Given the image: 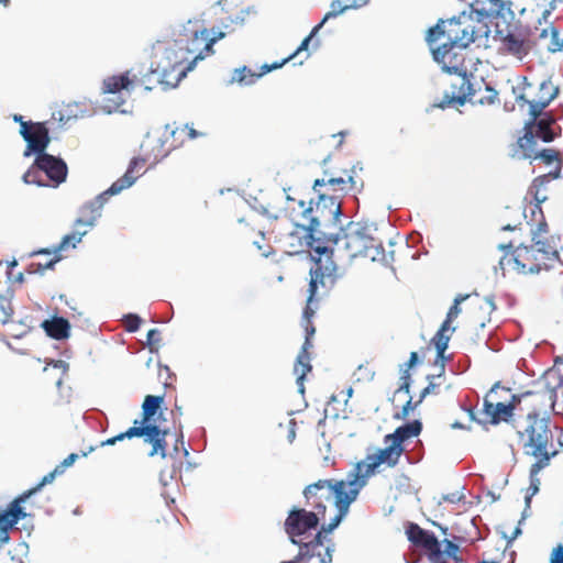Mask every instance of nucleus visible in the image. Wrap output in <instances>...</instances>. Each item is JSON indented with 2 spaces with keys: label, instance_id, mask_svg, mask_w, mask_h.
I'll use <instances>...</instances> for the list:
<instances>
[{
  "label": "nucleus",
  "instance_id": "1",
  "mask_svg": "<svg viewBox=\"0 0 563 563\" xmlns=\"http://www.w3.org/2000/svg\"><path fill=\"white\" fill-rule=\"evenodd\" d=\"M299 207L302 208V217L308 220V224H297L302 227L308 232V238L311 239L310 246L316 254L319 255L314 258V266L310 269V283H309V297L308 305L303 311V317L309 321L313 314V310L310 305L313 301V297L317 292L318 285L325 286V278H332L335 272V264L330 261L329 253L330 249L320 242V238L317 236L321 232L319 228L321 224L325 227H336L340 224V218L342 216L341 201L335 196L319 195L316 207L313 208L310 203L306 207L303 200L298 202ZM333 283V279H331Z\"/></svg>",
  "mask_w": 563,
  "mask_h": 563
},
{
  "label": "nucleus",
  "instance_id": "2",
  "mask_svg": "<svg viewBox=\"0 0 563 563\" xmlns=\"http://www.w3.org/2000/svg\"><path fill=\"white\" fill-rule=\"evenodd\" d=\"M35 132H31L30 129L23 124L21 135L26 142V148L24 156L29 157L32 154H36L34 164L24 173L22 179L25 184H34L37 186H47L42 174L54 184L58 186L63 184L67 178V164L60 157L47 154L45 152L49 144V135L46 125L37 124Z\"/></svg>",
  "mask_w": 563,
  "mask_h": 563
},
{
  "label": "nucleus",
  "instance_id": "3",
  "mask_svg": "<svg viewBox=\"0 0 563 563\" xmlns=\"http://www.w3.org/2000/svg\"><path fill=\"white\" fill-rule=\"evenodd\" d=\"M463 51L455 46L451 47L449 44H441L439 47L432 48L433 58L442 65V69L449 74L457 75L456 82L451 84L453 88H457V92L453 91L448 103L464 104L466 100H472L476 92L467 76Z\"/></svg>",
  "mask_w": 563,
  "mask_h": 563
},
{
  "label": "nucleus",
  "instance_id": "4",
  "mask_svg": "<svg viewBox=\"0 0 563 563\" xmlns=\"http://www.w3.org/2000/svg\"><path fill=\"white\" fill-rule=\"evenodd\" d=\"M187 53L189 63L179 70L176 76V82H179L187 73L191 71L197 62L203 59L207 55L213 53L214 40H208V30L199 20H189L183 25L181 31L176 37V46Z\"/></svg>",
  "mask_w": 563,
  "mask_h": 563
},
{
  "label": "nucleus",
  "instance_id": "5",
  "mask_svg": "<svg viewBox=\"0 0 563 563\" xmlns=\"http://www.w3.org/2000/svg\"><path fill=\"white\" fill-rule=\"evenodd\" d=\"M144 159L133 158L125 172V174L115 180L107 190L99 194L95 199L87 201L79 209V217L75 221V225H86L93 228L98 219L102 214V208L111 196L120 194L123 189L130 188L137 176H134V169L139 166H143Z\"/></svg>",
  "mask_w": 563,
  "mask_h": 563
},
{
  "label": "nucleus",
  "instance_id": "6",
  "mask_svg": "<svg viewBox=\"0 0 563 563\" xmlns=\"http://www.w3.org/2000/svg\"><path fill=\"white\" fill-rule=\"evenodd\" d=\"M441 38H445L442 44L455 45L460 49H465L475 41L471 15L462 13L446 21H440L428 30L427 42L430 45Z\"/></svg>",
  "mask_w": 563,
  "mask_h": 563
},
{
  "label": "nucleus",
  "instance_id": "7",
  "mask_svg": "<svg viewBox=\"0 0 563 563\" xmlns=\"http://www.w3.org/2000/svg\"><path fill=\"white\" fill-rule=\"evenodd\" d=\"M353 485L356 487L347 488L345 481L320 479L308 485L303 490V496L307 505L324 517L327 501L334 499L336 506L339 500H345L352 493H355V499L357 498L361 485L360 483Z\"/></svg>",
  "mask_w": 563,
  "mask_h": 563
},
{
  "label": "nucleus",
  "instance_id": "8",
  "mask_svg": "<svg viewBox=\"0 0 563 563\" xmlns=\"http://www.w3.org/2000/svg\"><path fill=\"white\" fill-rule=\"evenodd\" d=\"M153 52L155 62L152 64L151 74H157L161 84L175 87L178 82L172 84L168 77L175 71L178 74L184 68L183 65L189 63L187 53L176 46V38L167 43L157 42Z\"/></svg>",
  "mask_w": 563,
  "mask_h": 563
},
{
  "label": "nucleus",
  "instance_id": "9",
  "mask_svg": "<svg viewBox=\"0 0 563 563\" xmlns=\"http://www.w3.org/2000/svg\"><path fill=\"white\" fill-rule=\"evenodd\" d=\"M328 241L334 245L343 243V247L351 257L363 255L375 261L376 256L384 252L382 245H374V239L368 234L366 227L353 222L349 223L347 231L344 232L343 238L339 234L330 235Z\"/></svg>",
  "mask_w": 563,
  "mask_h": 563
},
{
  "label": "nucleus",
  "instance_id": "10",
  "mask_svg": "<svg viewBox=\"0 0 563 563\" xmlns=\"http://www.w3.org/2000/svg\"><path fill=\"white\" fill-rule=\"evenodd\" d=\"M528 426L525 432L519 431V435L528 437L525 448L528 449L527 453L534 456L537 460L543 459L544 455H550L547 448L551 439V431L549 429V419L541 418L538 412H530L527 417Z\"/></svg>",
  "mask_w": 563,
  "mask_h": 563
},
{
  "label": "nucleus",
  "instance_id": "11",
  "mask_svg": "<svg viewBox=\"0 0 563 563\" xmlns=\"http://www.w3.org/2000/svg\"><path fill=\"white\" fill-rule=\"evenodd\" d=\"M322 514L317 510H307L305 508L294 507L289 510L288 516L284 522L285 532L289 537L292 544L301 548L305 544L303 537L311 530L317 529Z\"/></svg>",
  "mask_w": 563,
  "mask_h": 563
},
{
  "label": "nucleus",
  "instance_id": "12",
  "mask_svg": "<svg viewBox=\"0 0 563 563\" xmlns=\"http://www.w3.org/2000/svg\"><path fill=\"white\" fill-rule=\"evenodd\" d=\"M139 421H134V426L129 428L125 432H122L115 437H112L100 443L101 446L113 445L118 441L124 439H132L134 437H144L146 443L152 444L153 449L150 452V456L159 454L162 457L166 456V435L167 430H162L155 424L137 426Z\"/></svg>",
  "mask_w": 563,
  "mask_h": 563
},
{
  "label": "nucleus",
  "instance_id": "13",
  "mask_svg": "<svg viewBox=\"0 0 563 563\" xmlns=\"http://www.w3.org/2000/svg\"><path fill=\"white\" fill-rule=\"evenodd\" d=\"M130 84L131 80L129 79L128 73L111 76L103 80V92L113 96L103 101L102 109L104 112L112 113L119 111L120 107L125 101V99L123 98L122 90H126V92H129Z\"/></svg>",
  "mask_w": 563,
  "mask_h": 563
},
{
  "label": "nucleus",
  "instance_id": "14",
  "mask_svg": "<svg viewBox=\"0 0 563 563\" xmlns=\"http://www.w3.org/2000/svg\"><path fill=\"white\" fill-rule=\"evenodd\" d=\"M406 534L410 542L424 549L431 559H438L441 555V547L433 532L424 530L416 523H409Z\"/></svg>",
  "mask_w": 563,
  "mask_h": 563
},
{
  "label": "nucleus",
  "instance_id": "15",
  "mask_svg": "<svg viewBox=\"0 0 563 563\" xmlns=\"http://www.w3.org/2000/svg\"><path fill=\"white\" fill-rule=\"evenodd\" d=\"M501 47L508 54L522 59L532 47L529 32L523 29L509 31L501 40Z\"/></svg>",
  "mask_w": 563,
  "mask_h": 563
},
{
  "label": "nucleus",
  "instance_id": "16",
  "mask_svg": "<svg viewBox=\"0 0 563 563\" xmlns=\"http://www.w3.org/2000/svg\"><path fill=\"white\" fill-rule=\"evenodd\" d=\"M316 329L311 324L306 325V339L302 344L301 351L297 356L294 372L297 375V386L299 393H305L303 380L308 372L311 371L310 355L308 350L312 347L311 336L314 334Z\"/></svg>",
  "mask_w": 563,
  "mask_h": 563
},
{
  "label": "nucleus",
  "instance_id": "17",
  "mask_svg": "<svg viewBox=\"0 0 563 563\" xmlns=\"http://www.w3.org/2000/svg\"><path fill=\"white\" fill-rule=\"evenodd\" d=\"M516 255L515 256H511V257H508V255H505L500 262H499V266L500 268L504 271L505 269V265H510L512 264L514 265V269H516L518 273L520 274H527V273H530V274H537L540 272V266L534 264L532 266H530L528 269H527V266L525 263H522V258L523 260H530V258H537L534 256V251H533V247L532 246H518L517 250H516Z\"/></svg>",
  "mask_w": 563,
  "mask_h": 563
},
{
  "label": "nucleus",
  "instance_id": "18",
  "mask_svg": "<svg viewBox=\"0 0 563 563\" xmlns=\"http://www.w3.org/2000/svg\"><path fill=\"white\" fill-rule=\"evenodd\" d=\"M386 444L387 446L379 449L377 453L369 454V470H376L380 464H386L389 467H394L398 464L404 448L399 446L394 441H389V443Z\"/></svg>",
  "mask_w": 563,
  "mask_h": 563
},
{
  "label": "nucleus",
  "instance_id": "19",
  "mask_svg": "<svg viewBox=\"0 0 563 563\" xmlns=\"http://www.w3.org/2000/svg\"><path fill=\"white\" fill-rule=\"evenodd\" d=\"M287 59H283L280 63H274L272 65L265 64L262 66V71L260 74L254 73L246 66L235 68L233 70L232 77L229 80V84H239L241 86H250L253 85L260 77L267 74L271 70L277 69L286 64Z\"/></svg>",
  "mask_w": 563,
  "mask_h": 563
},
{
  "label": "nucleus",
  "instance_id": "20",
  "mask_svg": "<svg viewBox=\"0 0 563 563\" xmlns=\"http://www.w3.org/2000/svg\"><path fill=\"white\" fill-rule=\"evenodd\" d=\"M355 500V493H352L349 498L345 500L341 499L338 501L335 506L338 508V514L330 520L328 525H323L321 529L317 533H321L322 537V545L324 548L328 545L329 541L333 543L331 539H327L324 534L331 533L343 520V518L347 515L350 505Z\"/></svg>",
  "mask_w": 563,
  "mask_h": 563
},
{
  "label": "nucleus",
  "instance_id": "21",
  "mask_svg": "<svg viewBox=\"0 0 563 563\" xmlns=\"http://www.w3.org/2000/svg\"><path fill=\"white\" fill-rule=\"evenodd\" d=\"M422 431V423L420 420H413L408 423H405L398 427L394 433L387 434L385 437V443H389V441H394L399 446H402V443L413 437H418Z\"/></svg>",
  "mask_w": 563,
  "mask_h": 563
},
{
  "label": "nucleus",
  "instance_id": "22",
  "mask_svg": "<svg viewBox=\"0 0 563 563\" xmlns=\"http://www.w3.org/2000/svg\"><path fill=\"white\" fill-rule=\"evenodd\" d=\"M42 328L49 338L55 340H64L69 336L70 324L63 317H53L52 319L44 320Z\"/></svg>",
  "mask_w": 563,
  "mask_h": 563
},
{
  "label": "nucleus",
  "instance_id": "23",
  "mask_svg": "<svg viewBox=\"0 0 563 563\" xmlns=\"http://www.w3.org/2000/svg\"><path fill=\"white\" fill-rule=\"evenodd\" d=\"M551 455H544L543 459L537 460L536 463L531 465L530 468V485L527 490V495L525 497V504H527V508H530L531 499L532 497L538 494L540 489V478L539 473L541 470H543L545 466H548L550 462Z\"/></svg>",
  "mask_w": 563,
  "mask_h": 563
},
{
  "label": "nucleus",
  "instance_id": "24",
  "mask_svg": "<svg viewBox=\"0 0 563 563\" xmlns=\"http://www.w3.org/2000/svg\"><path fill=\"white\" fill-rule=\"evenodd\" d=\"M369 455L365 460L358 462L353 472H351L345 481L347 488H354L353 485L360 483V490L366 485L367 478L374 474L375 470H369Z\"/></svg>",
  "mask_w": 563,
  "mask_h": 563
},
{
  "label": "nucleus",
  "instance_id": "25",
  "mask_svg": "<svg viewBox=\"0 0 563 563\" xmlns=\"http://www.w3.org/2000/svg\"><path fill=\"white\" fill-rule=\"evenodd\" d=\"M368 2L369 0H349L347 3L342 5L340 0H333L331 2V10L328 13H325L320 23H322L323 26L328 20L336 18L338 15L344 13L349 9L362 8L366 5Z\"/></svg>",
  "mask_w": 563,
  "mask_h": 563
},
{
  "label": "nucleus",
  "instance_id": "26",
  "mask_svg": "<svg viewBox=\"0 0 563 563\" xmlns=\"http://www.w3.org/2000/svg\"><path fill=\"white\" fill-rule=\"evenodd\" d=\"M473 8L481 16H497L504 10V2L501 0H475Z\"/></svg>",
  "mask_w": 563,
  "mask_h": 563
},
{
  "label": "nucleus",
  "instance_id": "27",
  "mask_svg": "<svg viewBox=\"0 0 563 563\" xmlns=\"http://www.w3.org/2000/svg\"><path fill=\"white\" fill-rule=\"evenodd\" d=\"M554 123V119L551 115H547L545 118L540 119L536 122V135L541 139L543 142H551L555 139L556 133L552 128Z\"/></svg>",
  "mask_w": 563,
  "mask_h": 563
},
{
  "label": "nucleus",
  "instance_id": "28",
  "mask_svg": "<svg viewBox=\"0 0 563 563\" xmlns=\"http://www.w3.org/2000/svg\"><path fill=\"white\" fill-rule=\"evenodd\" d=\"M454 331V328L448 325V322H443L441 328L438 330L432 339V343L437 349V360L444 358V352L449 346L450 336L445 334L446 331Z\"/></svg>",
  "mask_w": 563,
  "mask_h": 563
},
{
  "label": "nucleus",
  "instance_id": "29",
  "mask_svg": "<svg viewBox=\"0 0 563 563\" xmlns=\"http://www.w3.org/2000/svg\"><path fill=\"white\" fill-rule=\"evenodd\" d=\"M534 126L525 125V134L519 140V146L525 151V157L532 158L536 155V136L533 133Z\"/></svg>",
  "mask_w": 563,
  "mask_h": 563
},
{
  "label": "nucleus",
  "instance_id": "30",
  "mask_svg": "<svg viewBox=\"0 0 563 563\" xmlns=\"http://www.w3.org/2000/svg\"><path fill=\"white\" fill-rule=\"evenodd\" d=\"M163 401V397L161 396H152L148 395L145 397L143 402V420L140 422L141 426H147V421L156 413L161 402Z\"/></svg>",
  "mask_w": 563,
  "mask_h": 563
},
{
  "label": "nucleus",
  "instance_id": "31",
  "mask_svg": "<svg viewBox=\"0 0 563 563\" xmlns=\"http://www.w3.org/2000/svg\"><path fill=\"white\" fill-rule=\"evenodd\" d=\"M559 95V87L554 86L550 79L543 80L539 86V93L537 100L547 102V107Z\"/></svg>",
  "mask_w": 563,
  "mask_h": 563
},
{
  "label": "nucleus",
  "instance_id": "32",
  "mask_svg": "<svg viewBox=\"0 0 563 563\" xmlns=\"http://www.w3.org/2000/svg\"><path fill=\"white\" fill-rule=\"evenodd\" d=\"M514 409H515V407L511 404H504V402L496 404V408L494 409V415H493V419L490 420V422L496 424L500 420L508 421V419L514 413Z\"/></svg>",
  "mask_w": 563,
  "mask_h": 563
},
{
  "label": "nucleus",
  "instance_id": "33",
  "mask_svg": "<svg viewBox=\"0 0 563 563\" xmlns=\"http://www.w3.org/2000/svg\"><path fill=\"white\" fill-rule=\"evenodd\" d=\"M87 231H74L69 234H66L58 246L56 247L55 252L66 250L68 247H76L78 243L81 242L82 238L86 235Z\"/></svg>",
  "mask_w": 563,
  "mask_h": 563
},
{
  "label": "nucleus",
  "instance_id": "34",
  "mask_svg": "<svg viewBox=\"0 0 563 563\" xmlns=\"http://www.w3.org/2000/svg\"><path fill=\"white\" fill-rule=\"evenodd\" d=\"M529 104V114L531 119L525 124L528 126H534L536 122L539 121L538 118L542 114L543 110L547 108V102L539 100L527 101Z\"/></svg>",
  "mask_w": 563,
  "mask_h": 563
},
{
  "label": "nucleus",
  "instance_id": "35",
  "mask_svg": "<svg viewBox=\"0 0 563 563\" xmlns=\"http://www.w3.org/2000/svg\"><path fill=\"white\" fill-rule=\"evenodd\" d=\"M57 474H60L59 472H57V467H55V470L48 474H46L42 481L33 488L29 489L27 492H25L24 494H22L20 496V499L21 500H26L27 498H30L32 495L38 493L45 485L47 484H51L53 483V481L55 479L56 475Z\"/></svg>",
  "mask_w": 563,
  "mask_h": 563
},
{
  "label": "nucleus",
  "instance_id": "36",
  "mask_svg": "<svg viewBox=\"0 0 563 563\" xmlns=\"http://www.w3.org/2000/svg\"><path fill=\"white\" fill-rule=\"evenodd\" d=\"M533 242H534V246L533 247V251H537L539 253H542L547 256L548 260H552V258H559V253L558 251L555 250H552L550 247V245L548 244V242L545 241H542V240H537V232H533V238H532Z\"/></svg>",
  "mask_w": 563,
  "mask_h": 563
},
{
  "label": "nucleus",
  "instance_id": "37",
  "mask_svg": "<svg viewBox=\"0 0 563 563\" xmlns=\"http://www.w3.org/2000/svg\"><path fill=\"white\" fill-rule=\"evenodd\" d=\"M545 181L543 179H534L529 194L533 197V200L537 202V207H539L543 201L547 200V196L541 191V187L544 186Z\"/></svg>",
  "mask_w": 563,
  "mask_h": 563
},
{
  "label": "nucleus",
  "instance_id": "38",
  "mask_svg": "<svg viewBox=\"0 0 563 563\" xmlns=\"http://www.w3.org/2000/svg\"><path fill=\"white\" fill-rule=\"evenodd\" d=\"M170 134H172V136H173L175 142H177L179 140V142H178L179 144L183 142L181 136L185 135V134L190 140H194V139H196L199 135V133L195 129L189 128L188 125H185L183 128H178L176 130H173L170 132Z\"/></svg>",
  "mask_w": 563,
  "mask_h": 563
},
{
  "label": "nucleus",
  "instance_id": "39",
  "mask_svg": "<svg viewBox=\"0 0 563 563\" xmlns=\"http://www.w3.org/2000/svg\"><path fill=\"white\" fill-rule=\"evenodd\" d=\"M467 295L463 296V295H459L455 299H454V303L451 306L448 314H446V319L443 321V322H448V325L450 327V323L452 322L453 319H455L460 312H461V308H460V305L467 299Z\"/></svg>",
  "mask_w": 563,
  "mask_h": 563
},
{
  "label": "nucleus",
  "instance_id": "40",
  "mask_svg": "<svg viewBox=\"0 0 563 563\" xmlns=\"http://www.w3.org/2000/svg\"><path fill=\"white\" fill-rule=\"evenodd\" d=\"M141 318L135 313H128L123 317V324L128 332H136L141 325Z\"/></svg>",
  "mask_w": 563,
  "mask_h": 563
},
{
  "label": "nucleus",
  "instance_id": "41",
  "mask_svg": "<svg viewBox=\"0 0 563 563\" xmlns=\"http://www.w3.org/2000/svg\"><path fill=\"white\" fill-rule=\"evenodd\" d=\"M322 27V23H318L310 32V34L301 42L300 46L296 49V52L294 54H291L290 56H288L286 59V63L290 59H292L297 54H299L300 52L302 51H307L308 49V45L310 43V41L317 35V33L321 30Z\"/></svg>",
  "mask_w": 563,
  "mask_h": 563
},
{
  "label": "nucleus",
  "instance_id": "42",
  "mask_svg": "<svg viewBox=\"0 0 563 563\" xmlns=\"http://www.w3.org/2000/svg\"><path fill=\"white\" fill-rule=\"evenodd\" d=\"M18 523V517L15 515L10 514V511L0 512V531H8L9 528H12Z\"/></svg>",
  "mask_w": 563,
  "mask_h": 563
},
{
  "label": "nucleus",
  "instance_id": "43",
  "mask_svg": "<svg viewBox=\"0 0 563 563\" xmlns=\"http://www.w3.org/2000/svg\"><path fill=\"white\" fill-rule=\"evenodd\" d=\"M374 372L364 365H360L356 372L353 374L355 380L357 382H371L374 378Z\"/></svg>",
  "mask_w": 563,
  "mask_h": 563
},
{
  "label": "nucleus",
  "instance_id": "44",
  "mask_svg": "<svg viewBox=\"0 0 563 563\" xmlns=\"http://www.w3.org/2000/svg\"><path fill=\"white\" fill-rule=\"evenodd\" d=\"M420 404L418 400L416 402L412 401V397L410 396L402 409L395 415V419L405 420L411 411H413Z\"/></svg>",
  "mask_w": 563,
  "mask_h": 563
},
{
  "label": "nucleus",
  "instance_id": "45",
  "mask_svg": "<svg viewBox=\"0 0 563 563\" xmlns=\"http://www.w3.org/2000/svg\"><path fill=\"white\" fill-rule=\"evenodd\" d=\"M335 550L334 543L329 541L328 545L324 549V552H318L317 558H319L320 563H332L333 552Z\"/></svg>",
  "mask_w": 563,
  "mask_h": 563
},
{
  "label": "nucleus",
  "instance_id": "46",
  "mask_svg": "<svg viewBox=\"0 0 563 563\" xmlns=\"http://www.w3.org/2000/svg\"><path fill=\"white\" fill-rule=\"evenodd\" d=\"M541 157L545 163L551 164L558 158V153L553 150H543L540 153H536L533 158Z\"/></svg>",
  "mask_w": 563,
  "mask_h": 563
},
{
  "label": "nucleus",
  "instance_id": "47",
  "mask_svg": "<svg viewBox=\"0 0 563 563\" xmlns=\"http://www.w3.org/2000/svg\"><path fill=\"white\" fill-rule=\"evenodd\" d=\"M400 379H401V384H400L397 393H406L409 395L411 379H410V375L407 369L404 371Z\"/></svg>",
  "mask_w": 563,
  "mask_h": 563
},
{
  "label": "nucleus",
  "instance_id": "48",
  "mask_svg": "<svg viewBox=\"0 0 563 563\" xmlns=\"http://www.w3.org/2000/svg\"><path fill=\"white\" fill-rule=\"evenodd\" d=\"M24 501L25 500H21L19 497L18 499H15L12 503L11 508L9 509L10 514H13V515H15V517H18V521L26 516L25 512L22 510V508L19 505L20 503H24Z\"/></svg>",
  "mask_w": 563,
  "mask_h": 563
},
{
  "label": "nucleus",
  "instance_id": "49",
  "mask_svg": "<svg viewBox=\"0 0 563 563\" xmlns=\"http://www.w3.org/2000/svg\"><path fill=\"white\" fill-rule=\"evenodd\" d=\"M0 309L2 310L3 314L9 318L13 313L11 301L5 296H0Z\"/></svg>",
  "mask_w": 563,
  "mask_h": 563
},
{
  "label": "nucleus",
  "instance_id": "50",
  "mask_svg": "<svg viewBox=\"0 0 563 563\" xmlns=\"http://www.w3.org/2000/svg\"><path fill=\"white\" fill-rule=\"evenodd\" d=\"M77 459H78V454H76V453L69 454L59 465L56 466L57 472L64 473V471L67 467L71 466Z\"/></svg>",
  "mask_w": 563,
  "mask_h": 563
},
{
  "label": "nucleus",
  "instance_id": "51",
  "mask_svg": "<svg viewBox=\"0 0 563 563\" xmlns=\"http://www.w3.org/2000/svg\"><path fill=\"white\" fill-rule=\"evenodd\" d=\"M13 120H14L15 122H19V123H20V131L22 130L23 124H25V125L30 129V131H31L32 133H33V132H35V130H36V129H35V126H36L37 124H40V125H45V123H42V122H36V123H34V122H31V121H29V122L23 121V117H22V115H20V114H14V115H13Z\"/></svg>",
  "mask_w": 563,
  "mask_h": 563
},
{
  "label": "nucleus",
  "instance_id": "52",
  "mask_svg": "<svg viewBox=\"0 0 563 563\" xmlns=\"http://www.w3.org/2000/svg\"><path fill=\"white\" fill-rule=\"evenodd\" d=\"M550 563H563V544H559L553 549Z\"/></svg>",
  "mask_w": 563,
  "mask_h": 563
},
{
  "label": "nucleus",
  "instance_id": "53",
  "mask_svg": "<svg viewBox=\"0 0 563 563\" xmlns=\"http://www.w3.org/2000/svg\"><path fill=\"white\" fill-rule=\"evenodd\" d=\"M552 43H551V46H550V51L551 52H558V51H561L563 48V40L561 42H559L558 40V31L552 27Z\"/></svg>",
  "mask_w": 563,
  "mask_h": 563
},
{
  "label": "nucleus",
  "instance_id": "54",
  "mask_svg": "<svg viewBox=\"0 0 563 563\" xmlns=\"http://www.w3.org/2000/svg\"><path fill=\"white\" fill-rule=\"evenodd\" d=\"M161 341V333L157 329H152L147 333V345L152 349V346Z\"/></svg>",
  "mask_w": 563,
  "mask_h": 563
},
{
  "label": "nucleus",
  "instance_id": "55",
  "mask_svg": "<svg viewBox=\"0 0 563 563\" xmlns=\"http://www.w3.org/2000/svg\"><path fill=\"white\" fill-rule=\"evenodd\" d=\"M437 388V385L433 383V382H429L428 386L424 387L422 390H421V394H420V397L418 399V404H421L423 401V399L429 395V394H432L434 393V389Z\"/></svg>",
  "mask_w": 563,
  "mask_h": 563
},
{
  "label": "nucleus",
  "instance_id": "56",
  "mask_svg": "<svg viewBox=\"0 0 563 563\" xmlns=\"http://www.w3.org/2000/svg\"><path fill=\"white\" fill-rule=\"evenodd\" d=\"M48 365H52L54 368L60 369L63 375H65L69 369L68 363L63 360L51 361Z\"/></svg>",
  "mask_w": 563,
  "mask_h": 563
},
{
  "label": "nucleus",
  "instance_id": "57",
  "mask_svg": "<svg viewBox=\"0 0 563 563\" xmlns=\"http://www.w3.org/2000/svg\"><path fill=\"white\" fill-rule=\"evenodd\" d=\"M457 551H459V547L454 542L449 541V540L445 541V553L449 556L456 559Z\"/></svg>",
  "mask_w": 563,
  "mask_h": 563
},
{
  "label": "nucleus",
  "instance_id": "58",
  "mask_svg": "<svg viewBox=\"0 0 563 563\" xmlns=\"http://www.w3.org/2000/svg\"><path fill=\"white\" fill-rule=\"evenodd\" d=\"M287 439L290 443L296 439V421L294 419L289 421Z\"/></svg>",
  "mask_w": 563,
  "mask_h": 563
},
{
  "label": "nucleus",
  "instance_id": "59",
  "mask_svg": "<svg viewBox=\"0 0 563 563\" xmlns=\"http://www.w3.org/2000/svg\"><path fill=\"white\" fill-rule=\"evenodd\" d=\"M482 84L485 85L486 90L489 92V95L486 97V102L494 103L495 100L497 99V91L495 89H493L492 87H489L488 85H486L483 80H482Z\"/></svg>",
  "mask_w": 563,
  "mask_h": 563
},
{
  "label": "nucleus",
  "instance_id": "60",
  "mask_svg": "<svg viewBox=\"0 0 563 563\" xmlns=\"http://www.w3.org/2000/svg\"><path fill=\"white\" fill-rule=\"evenodd\" d=\"M347 181L353 183V181H354L353 177H352V176H350L347 180H346V179H344L343 177L330 178V179L328 180V184H329V185H332V186H335V185H344V184H346Z\"/></svg>",
  "mask_w": 563,
  "mask_h": 563
},
{
  "label": "nucleus",
  "instance_id": "61",
  "mask_svg": "<svg viewBox=\"0 0 563 563\" xmlns=\"http://www.w3.org/2000/svg\"><path fill=\"white\" fill-rule=\"evenodd\" d=\"M495 408H496V405L489 402L486 398L484 399V412H485V415L490 417V420L493 419Z\"/></svg>",
  "mask_w": 563,
  "mask_h": 563
},
{
  "label": "nucleus",
  "instance_id": "62",
  "mask_svg": "<svg viewBox=\"0 0 563 563\" xmlns=\"http://www.w3.org/2000/svg\"><path fill=\"white\" fill-rule=\"evenodd\" d=\"M59 261V257H55V258H52L49 260L48 262L42 264V263H38V269L37 271H41L43 272L44 269H48V268H53V266Z\"/></svg>",
  "mask_w": 563,
  "mask_h": 563
},
{
  "label": "nucleus",
  "instance_id": "63",
  "mask_svg": "<svg viewBox=\"0 0 563 563\" xmlns=\"http://www.w3.org/2000/svg\"><path fill=\"white\" fill-rule=\"evenodd\" d=\"M417 362H418V354L416 352H412L410 354V357H409V361L407 363V366L408 367H412L413 365H416Z\"/></svg>",
  "mask_w": 563,
  "mask_h": 563
},
{
  "label": "nucleus",
  "instance_id": "64",
  "mask_svg": "<svg viewBox=\"0 0 563 563\" xmlns=\"http://www.w3.org/2000/svg\"><path fill=\"white\" fill-rule=\"evenodd\" d=\"M461 497L456 496V494H451V495H446L444 496V500H448L450 503H455L456 500H460Z\"/></svg>",
  "mask_w": 563,
  "mask_h": 563
}]
</instances>
